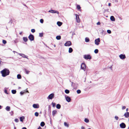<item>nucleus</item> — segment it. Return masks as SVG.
I'll return each instance as SVG.
<instances>
[{"mask_svg":"<svg viewBox=\"0 0 129 129\" xmlns=\"http://www.w3.org/2000/svg\"><path fill=\"white\" fill-rule=\"evenodd\" d=\"M1 73L2 74V76L4 77L9 75L10 71L8 69L5 68L1 72Z\"/></svg>","mask_w":129,"mask_h":129,"instance_id":"nucleus-1","label":"nucleus"},{"mask_svg":"<svg viewBox=\"0 0 129 129\" xmlns=\"http://www.w3.org/2000/svg\"><path fill=\"white\" fill-rule=\"evenodd\" d=\"M81 69L85 71L86 68V66L85 64L84 63H82L81 65Z\"/></svg>","mask_w":129,"mask_h":129,"instance_id":"nucleus-2","label":"nucleus"},{"mask_svg":"<svg viewBox=\"0 0 129 129\" xmlns=\"http://www.w3.org/2000/svg\"><path fill=\"white\" fill-rule=\"evenodd\" d=\"M83 58L86 59H90L91 58L90 55L89 54L84 55L83 56Z\"/></svg>","mask_w":129,"mask_h":129,"instance_id":"nucleus-3","label":"nucleus"},{"mask_svg":"<svg viewBox=\"0 0 129 129\" xmlns=\"http://www.w3.org/2000/svg\"><path fill=\"white\" fill-rule=\"evenodd\" d=\"M100 42V38L96 39L94 41L95 44L97 45H98L99 44Z\"/></svg>","mask_w":129,"mask_h":129,"instance_id":"nucleus-4","label":"nucleus"},{"mask_svg":"<svg viewBox=\"0 0 129 129\" xmlns=\"http://www.w3.org/2000/svg\"><path fill=\"white\" fill-rule=\"evenodd\" d=\"M13 52H15L16 53H18L19 55H20V56H21L22 57H23V58H27L28 59L27 56L26 55L24 54L18 53L16 51H13Z\"/></svg>","mask_w":129,"mask_h":129,"instance_id":"nucleus-5","label":"nucleus"},{"mask_svg":"<svg viewBox=\"0 0 129 129\" xmlns=\"http://www.w3.org/2000/svg\"><path fill=\"white\" fill-rule=\"evenodd\" d=\"M48 12L52 13H57L58 14H59V12L58 11L52 10H49Z\"/></svg>","mask_w":129,"mask_h":129,"instance_id":"nucleus-6","label":"nucleus"},{"mask_svg":"<svg viewBox=\"0 0 129 129\" xmlns=\"http://www.w3.org/2000/svg\"><path fill=\"white\" fill-rule=\"evenodd\" d=\"M72 45L71 42L70 41H67L64 44V45L66 46H69Z\"/></svg>","mask_w":129,"mask_h":129,"instance_id":"nucleus-7","label":"nucleus"},{"mask_svg":"<svg viewBox=\"0 0 129 129\" xmlns=\"http://www.w3.org/2000/svg\"><path fill=\"white\" fill-rule=\"evenodd\" d=\"M119 57L122 60L126 58L125 54H121L119 55Z\"/></svg>","mask_w":129,"mask_h":129,"instance_id":"nucleus-8","label":"nucleus"},{"mask_svg":"<svg viewBox=\"0 0 129 129\" xmlns=\"http://www.w3.org/2000/svg\"><path fill=\"white\" fill-rule=\"evenodd\" d=\"M33 107L34 108H38L39 107V105L38 104H34L33 105Z\"/></svg>","mask_w":129,"mask_h":129,"instance_id":"nucleus-9","label":"nucleus"},{"mask_svg":"<svg viewBox=\"0 0 129 129\" xmlns=\"http://www.w3.org/2000/svg\"><path fill=\"white\" fill-rule=\"evenodd\" d=\"M120 128H123L125 127L126 125L124 123L122 122L120 124Z\"/></svg>","mask_w":129,"mask_h":129,"instance_id":"nucleus-10","label":"nucleus"},{"mask_svg":"<svg viewBox=\"0 0 129 129\" xmlns=\"http://www.w3.org/2000/svg\"><path fill=\"white\" fill-rule=\"evenodd\" d=\"M77 22L78 23H79L80 21V20L79 18V16L77 14H75Z\"/></svg>","mask_w":129,"mask_h":129,"instance_id":"nucleus-11","label":"nucleus"},{"mask_svg":"<svg viewBox=\"0 0 129 129\" xmlns=\"http://www.w3.org/2000/svg\"><path fill=\"white\" fill-rule=\"evenodd\" d=\"M28 38L31 41H33L34 39V37L33 35L30 34L28 37Z\"/></svg>","mask_w":129,"mask_h":129,"instance_id":"nucleus-12","label":"nucleus"},{"mask_svg":"<svg viewBox=\"0 0 129 129\" xmlns=\"http://www.w3.org/2000/svg\"><path fill=\"white\" fill-rule=\"evenodd\" d=\"M65 98L66 101L68 102H70L71 101V99L70 97L69 96H65Z\"/></svg>","mask_w":129,"mask_h":129,"instance_id":"nucleus-13","label":"nucleus"},{"mask_svg":"<svg viewBox=\"0 0 129 129\" xmlns=\"http://www.w3.org/2000/svg\"><path fill=\"white\" fill-rule=\"evenodd\" d=\"M54 94L53 93H51L50 94L48 97L47 98L48 99H51L54 98Z\"/></svg>","mask_w":129,"mask_h":129,"instance_id":"nucleus-14","label":"nucleus"},{"mask_svg":"<svg viewBox=\"0 0 129 129\" xmlns=\"http://www.w3.org/2000/svg\"><path fill=\"white\" fill-rule=\"evenodd\" d=\"M124 116L126 118L129 117V112H127L125 113L124 114Z\"/></svg>","mask_w":129,"mask_h":129,"instance_id":"nucleus-15","label":"nucleus"},{"mask_svg":"<svg viewBox=\"0 0 129 129\" xmlns=\"http://www.w3.org/2000/svg\"><path fill=\"white\" fill-rule=\"evenodd\" d=\"M57 113V111L56 110H54L52 111V115L53 116H55V114Z\"/></svg>","mask_w":129,"mask_h":129,"instance_id":"nucleus-16","label":"nucleus"},{"mask_svg":"<svg viewBox=\"0 0 129 129\" xmlns=\"http://www.w3.org/2000/svg\"><path fill=\"white\" fill-rule=\"evenodd\" d=\"M10 107L9 106H7L6 108V110L7 111H9L10 110Z\"/></svg>","mask_w":129,"mask_h":129,"instance_id":"nucleus-17","label":"nucleus"},{"mask_svg":"<svg viewBox=\"0 0 129 129\" xmlns=\"http://www.w3.org/2000/svg\"><path fill=\"white\" fill-rule=\"evenodd\" d=\"M110 19L112 21H114L115 20V18L113 16H111L110 17Z\"/></svg>","mask_w":129,"mask_h":129,"instance_id":"nucleus-18","label":"nucleus"},{"mask_svg":"<svg viewBox=\"0 0 129 129\" xmlns=\"http://www.w3.org/2000/svg\"><path fill=\"white\" fill-rule=\"evenodd\" d=\"M23 40L25 42H27L28 40L27 38L26 37H23Z\"/></svg>","mask_w":129,"mask_h":129,"instance_id":"nucleus-19","label":"nucleus"},{"mask_svg":"<svg viewBox=\"0 0 129 129\" xmlns=\"http://www.w3.org/2000/svg\"><path fill=\"white\" fill-rule=\"evenodd\" d=\"M20 121L22 122L23 121V120L24 119V116H22L21 117H20Z\"/></svg>","mask_w":129,"mask_h":129,"instance_id":"nucleus-20","label":"nucleus"},{"mask_svg":"<svg viewBox=\"0 0 129 129\" xmlns=\"http://www.w3.org/2000/svg\"><path fill=\"white\" fill-rule=\"evenodd\" d=\"M56 107L57 109H59L60 108L61 106L59 104H57L56 106Z\"/></svg>","mask_w":129,"mask_h":129,"instance_id":"nucleus-21","label":"nucleus"},{"mask_svg":"<svg viewBox=\"0 0 129 129\" xmlns=\"http://www.w3.org/2000/svg\"><path fill=\"white\" fill-rule=\"evenodd\" d=\"M57 24L58 26H60L61 25L62 23L59 21H58L57 22Z\"/></svg>","mask_w":129,"mask_h":129,"instance_id":"nucleus-22","label":"nucleus"},{"mask_svg":"<svg viewBox=\"0 0 129 129\" xmlns=\"http://www.w3.org/2000/svg\"><path fill=\"white\" fill-rule=\"evenodd\" d=\"M73 51V50L72 48L70 47L69 48V53H71Z\"/></svg>","mask_w":129,"mask_h":129,"instance_id":"nucleus-23","label":"nucleus"},{"mask_svg":"<svg viewBox=\"0 0 129 129\" xmlns=\"http://www.w3.org/2000/svg\"><path fill=\"white\" fill-rule=\"evenodd\" d=\"M61 38V37L60 36H58L56 37V39L57 40H59Z\"/></svg>","mask_w":129,"mask_h":129,"instance_id":"nucleus-24","label":"nucleus"},{"mask_svg":"<svg viewBox=\"0 0 129 129\" xmlns=\"http://www.w3.org/2000/svg\"><path fill=\"white\" fill-rule=\"evenodd\" d=\"M85 42H88L89 41V40L88 38H86L85 39Z\"/></svg>","mask_w":129,"mask_h":129,"instance_id":"nucleus-25","label":"nucleus"},{"mask_svg":"<svg viewBox=\"0 0 129 129\" xmlns=\"http://www.w3.org/2000/svg\"><path fill=\"white\" fill-rule=\"evenodd\" d=\"M84 121L85 122L87 123H88L89 122V120L88 119L86 118L85 119Z\"/></svg>","mask_w":129,"mask_h":129,"instance_id":"nucleus-26","label":"nucleus"},{"mask_svg":"<svg viewBox=\"0 0 129 129\" xmlns=\"http://www.w3.org/2000/svg\"><path fill=\"white\" fill-rule=\"evenodd\" d=\"M45 125V123L43 122H42L41 123L40 125L41 126H43Z\"/></svg>","mask_w":129,"mask_h":129,"instance_id":"nucleus-27","label":"nucleus"},{"mask_svg":"<svg viewBox=\"0 0 129 129\" xmlns=\"http://www.w3.org/2000/svg\"><path fill=\"white\" fill-rule=\"evenodd\" d=\"M64 92L67 94H68L70 92V91L68 90V89H66L65 90Z\"/></svg>","mask_w":129,"mask_h":129,"instance_id":"nucleus-28","label":"nucleus"},{"mask_svg":"<svg viewBox=\"0 0 129 129\" xmlns=\"http://www.w3.org/2000/svg\"><path fill=\"white\" fill-rule=\"evenodd\" d=\"M25 92V90H24L23 91H21L20 92V93L21 95L24 94Z\"/></svg>","mask_w":129,"mask_h":129,"instance_id":"nucleus-29","label":"nucleus"},{"mask_svg":"<svg viewBox=\"0 0 129 129\" xmlns=\"http://www.w3.org/2000/svg\"><path fill=\"white\" fill-rule=\"evenodd\" d=\"M17 78L18 79H20L21 78V76L20 74H18L17 76Z\"/></svg>","mask_w":129,"mask_h":129,"instance_id":"nucleus-30","label":"nucleus"},{"mask_svg":"<svg viewBox=\"0 0 129 129\" xmlns=\"http://www.w3.org/2000/svg\"><path fill=\"white\" fill-rule=\"evenodd\" d=\"M24 71L25 73L27 74H28L29 72V71L27 70L26 69H24Z\"/></svg>","mask_w":129,"mask_h":129,"instance_id":"nucleus-31","label":"nucleus"},{"mask_svg":"<svg viewBox=\"0 0 129 129\" xmlns=\"http://www.w3.org/2000/svg\"><path fill=\"white\" fill-rule=\"evenodd\" d=\"M64 125L67 127H68L69 126V124L65 122L64 123Z\"/></svg>","mask_w":129,"mask_h":129,"instance_id":"nucleus-32","label":"nucleus"},{"mask_svg":"<svg viewBox=\"0 0 129 129\" xmlns=\"http://www.w3.org/2000/svg\"><path fill=\"white\" fill-rule=\"evenodd\" d=\"M12 93L13 94L16 93V91L15 90H12Z\"/></svg>","mask_w":129,"mask_h":129,"instance_id":"nucleus-33","label":"nucleus"},{"mask_svg":"<svg viewBox=\"0 0 129 129\" xmlns=\"http://www.w3.org/2000/svg\"><path fill=\"white\" fill-rule=\"evenodd\" d=\"M99 52V50L98 49H95L94 50V53H95L96 54L97 53Z\"/></svg>","mask_w":129,"mask_h":129,"instance_id":"nucleus-34","label":"nucleus"},{"mask_svg":"<svg viewBox=\"0 0 129 129\" xmlns=\"http://www.w3.org/2000/svg\"><path fill=\"white\" fill-rule=\"evenodd\" d=\"M52 107H55L56 105V103H55L52 102Z\"/></svg>","mask_w":129,"mask_h":129,"instance_id":"nucleus-35","label":"nucleus"},{"mask_svg":"<svg viewBox=\"0 0 129 129\" xmlns=\"http://www.w3.org/2000/svg\"><path fill=\"white\" fill-rule=\"evenodd\" d=\"M35 115L37 117L39 115V113L37 112H36L35 113Z\"/></svg>","mask_w":129,"mask_h":129,"instance_id":"nucleus-36","label":"nucleus"},{"mask_svg":"<svg viewBox=\"0 0 129 129\" xmlns=\"http://www.w3.org/2000/svg\"><path fill=\"white\" fill-rule=\"evenodd\" d=\"M77 8L78 10H80L81 8L80 7L79 5H77Z\"/></svg>","mask_w":129,"mask_h":129,"instance_id":"nucleus-37","label":"nucleus"},{"mask_svg":"<svg viewBox=\"0 0 129 129\" xmlns=\"http://www.w3.org/2000/svg\"><path fill=\"white\" fill-rule=\"evenodd\" d=\"M40 22L41 23H43L44 22V20L43 19H41L40 20Z\"/></svg>","mask_w":129,"mask_h":129,"instance_id":"nucleus-38","label":"nucleus"},{"mask_svg":"<svg viewBox=\"0 0 129 129\" xmlns=\"http://www.w3.org/2000/svg\"><path fill=\"white\" fill-rule=\"evenodd\" d=\"M18 41V40L17 39H16L14 40V42L15 43H17Z\"/></svg>","mask_w":129,"mask_h":129,"instance_id":"nucleus-39","label":"nucleus"},{"mask_svg":"<svg viewBox=\"0 0 129 129\" xmlns=\"http://www.w3.org/2000/svg\"><path fill=\"white\" fill-rule=\"evenodd\" d=\"M77 93L79 94L81 93V91L80 90H77Z\"/></svg>","mask_w":129,"mask_h":129,"instance_id":"nucleus-40","label":"nucleus"},{"mask_svg":"<svg viewBox=\"0 0 129 129\" xmlns=\"http://www.w3.org/2000/svg\"><path fill=\"white\" fill-rule=\"evenodd\" d=\"M3 43L4 44H5L7 43V41L5 40H3Z\"/></svg>","mask_w":129,"mask_h":129,"instance_id":"nucleus-41","label":"nucleus"},{"mask_svg":"<svg viewBox=\"0 0 129 129\" xmlns=\"http://www.w3.org/2000/svg\"><path fill=\"white\" fill-rule=\"evenodd\" d=\"M115 119L116 120H118V119H119V118L117 116H115Z\"/></svg>","mask_w":129,"mask_h":129,"instance_id":"nucleus-42","label":"nucleus"},{"mask_svg":"<svg viewBox=\"0 0 129 129\" xmlns=\"http://www.w3.org/2000/svg\"><path fill=\"white\" fill-rule=\"evenodd\" d=\"M107 32L109 34H111V31L110 30H108L107 31Z\"/></svg>","mask_w":129,"mask_h":129,"instance_id":"nucleus-43","label":"nucleus"},{"mask_svg":"<svg viewBox=\"0 0 129 129\" xmlns=\"http://www.w3.org/2000/svg\"><path fill=\"white\" fill-rule=\"evenodd\" d=\"M14 120H15V121L16 122H18L19 121L18 119L17 118H15V119Z\"/></svg>","mask_w":129,"mask_h":129,"instance_id":"nucleus-44","label":"nucleus"},{"mask_svg":"<svg viewBox=\"0 0 129 129\" xmlns=\"http://www.w3.org/2000/svg\"><path fill=\"white\" fill-rule=\"evenodd\" d=\"M43 34L42 33H40L39 34V36L40 37H42L43 36Z\"/></svg>","mask_w":129,"mask_h":129,"instance_id":"nucleus-45","label":"nucleus"},{"mask_svg":"<svg viewBox=\"0 0 129 129\" xmlns=\"http://www.w3.org/2000/svg\"><path fill=\"white\" fill-rule=\"evenodd\" d=\"M31 32L33 33H34L35 30L34 29H32L31 30Z\"/></svg>","mask_w":129,"mask_h":129,"instance_id":"nucleus-46","label":"nucleus"},{"mask_svg":"<svg viewBox=\"0 0 129 129\" xmlns=\"http://www.w3.org/2000/svg\"><path fill=\"white\" fill-rule=\"evenodd\" d=\"M4 92H5L7 94H8V93L7 92V90L6 89H5L4 90Z\"/></svg>","mask_w":129,"mask_h":129,"instance_id":"nucleus-47","label":"nucleus"},{"mask_svg":"<svg viewBox=\"0 0 129 129\" xmlns=\"http://www.w3.org/2000/svg\"><path fill=\"white\" fill-rule=\"evenodd\" d=\"M126 108V107L125 106H123L122 107V110H124Z\"/></svg>","mask_w":129,"mask_h":129,"instance_id":"nucleus-48","label":"nucleus"},{"mask_svg":"<svg viewBox=\"0 0 129 129\" xmlns=\"http://www.w3.org/2000/svg\"><path fill=\"white\" fill-rule=\"evenodd\" d=\"M96 24H97V25H100L101 24V23L100 22H99L97 23Z\"/></svg>","mask_w":129,"mask_h":129,"instance_id":"nucleus-49","label":"nucleus"},{"mask_svg":"<svg viewBox=\"0 0 129 129\" xmlns=\"http://www.w3.org/2000/svg\"><path fill=\"white\" fill-rule=\"evenodd\" d=\"M81 129H85V128L84 127L82 126L81 127Z\"/></svg>","mask_w":129,"mask_h":129,"instance_id":"nucleus-50","label":"nucleus"},{"mask_svg":"<svg viewBox=\"0 0 129 129\" xmlns=\"http://www.w3.org/2000/svg\"><path fill=\"white\" fill-rule=\"evenodd\" d=\"M113 1H114L115 2H117L118 1L117 0H113Z\"/></svg>","mask_w":129,"mask_h":129,"instance_id":"nucleus-51","label":"nucleus"},{"mask_svg":"<svg viewBox=\"0 0 129 129\" xmlns=\"http://www.w3.org/2000/svg\"><path fill=\"white\" fill-rule=\"evenodd\" d=\"M37 129H42V128L40 126H39Z\"/></svg>","mask_w":129,"mask_h":129,"instance_id":"nucleus-52","label":"nucleus"},{"mask_svg":"<svg viewBox=\"0 0 129 129\" xmlns=\"http://www.w3.org/2000/svg\"><path fill=\"white\" fill-rule=\"evenodd\" d=\"M22 31L20 32V33H19V34L20 35H22Z\"/></svg>","mask_w":129,"mask_h":129,"instance_id":"nucleus-53","label":"nucleus"},{"mask_svg":"<svg viewBox=\"0 0 129 129\" xmlns=\"http://www.w3.org/2000/svg\"><path fill=\"white\" fill-rule=\"evenodd\" d=\"M22 129H27L25 127H23Z\"/></svg>","mask_w":129,"mask_h":129,"instance_id":"nucleus-54","label":"nucleus"},{"mask_svg":"<svg viewBox=\"0 0 129 129\" xmlns=\"http://www.w3.org/2000/svg\"><path fill=\"white\" fill-rule=\"evenodd\" d=\"M25 92H27L29 93V92H28V91L27 90H25Z\"/></svg>","mask_w":129,"mask_h":129,"instance_id":"nucleus-55","label":"nucleus"},{"mask_svg":"<svg viewBox=\"0 0 129 129\" xmlns=\"http://www.w3.org/2000/svg\"><path fill=\"white\" fill-rule=\"evenodd\" d=\"M111 4V3H109L108 4V5H109V6H110Z\"/></svg>","mask_w":129,"mask_h":129,"instance_id":"nucleus-56","label":"nucleus"},{"mask_svg":"<svg viewBox=\"0 0 129 129\" xmlns=\"http://www.w3.org/2000/svg\"><path fill=\"white\" fill-rule=\"evenodd\" d=\"M128 110V108H127L126 110V111H127Z\"/></svg>","mask_w":129,"mask_h":129,"instance_id":"nucleus-57","label":"nucleus"},{"mask_svg":"<svg viewBox=\"0 0 129 129\" xmlns=\"http://www.w3.org/2000/svg\"><path fill=\"white\" fill-rule=\"evenodd\" d=\"M2 108V106L0 105V109Z\"/></svg>","mask_w":129,"mask_h":129,"instance_id":"nucleus-58","label":"nucleus"},{"mask_svg":"<svg viewBox=\"0 0 129 129\" xmlns=\"http://www.w3.org/2000/svg\"><path fill=\"white\" fill-rule=\"evenodd\" d=\"M1 61L0 62V66H1Z\"/></svg>","mask_w":129,"mask_h":129,"instance_id":"nucleus-59","label":"nucleus"},{"mask_svg":"<svg viewBox=\"0 0 129 129\" xmlns=\"http://www.w3.org/2000/svg\"><path fill=\"white\" fill-rule=\"evenodd\" d=\"M18 88L19 89H20L21 88L20 87H19Z\"/></svg>","mask_w":129,"mask_h":129,"instance_id":"nucleus-60","label":"nucleus"},{"mask_svg":"<svg viewBox=\"0 0 129 129\" xmlns=\"http://www.w3.org/2000/svg\"><path fill=\"white\" fill-rule=\"evenodd\" d=\"M14 129H16V127H14Z\"/></svg>","mask_w":129,"mask_h":129,"instance_id":"nucleus-61","label":"nucleus"},{"mask_svg":"<svg viewBox=\"0 0 129 129\" xmlns=\"http://www.w3.org/2000/svg\"><path fill=\"white\" fill-rule=\"evenodd\" d=\"M54 46L55 47V45H54Z\"/></svg>","mask_w":129,"mask_h":129,"instance_id":"nucleus-62","label":"nucleus"},{"mask_svg":"<svg viewBox=\"0 0 129 129\" xmlns=\"http://www.w3.org/2000/svg\"><path fill=\"white\" fill-rule=\"evenodd\" d=\"M88 129H91L90 128H88Z\"/></svg>","mask_w":129,"mask_h":129,"instance_id":"nucleus-63","label":"nucleus"},{"mask_svg":"<svg viewBox=\"0 0 129 129\" xmlns=\"http://www.w3.org/2000/svg\"><path fill=\"white\" fill-rule=\"evenodd\" d=\"M128 121L129 122V119H128Z\"/></svg>","mask_w":129,"mask_h":129,"instance_id":"nucleus-64","label":"nucleus"}]
</instances>
